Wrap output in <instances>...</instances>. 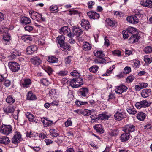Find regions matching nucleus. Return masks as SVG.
<instances>
[{
  "label": "nucleus",
  "mask_w": 152,
  "mask_h": 152,
  "mask_svg": "<svg viewBox=\"0 0 152 152\" xmlns=\"http://www.w3.org/2000/svg\"><path fill=\"white\" fill-rule=\"evenodd\" d=\"M142 104V102H141V101H140L136 102L135 104V106L137 109H140L141 108H143Z\"/></svg>",
  "instance_id": "e2e57ef3"
},
{
  "label": "nucleus",
  "mask_w": 152,
  "mask_h": 152,
  "mask_svg": "<svg viewBox=\"0 0 152 152\" xmlns=\"http://www.w3.org/2000/svg\"><path fill=\"white\" fill-rule=\"evenodd\" d=\"M37 98L36 96L31 91L29 92L27 95V99L30 100H36Z\"/></svg>",
  "instance_id": "5701e85b"
},
{
  "label": "nucleus",
  "mask_w": 152,
  "mask_h": 152,
  "mask_svg": "<svg viewBox=\"0 0 152 152\" xmlns=\"http://www.w3.org/2000/svg\"><path fill=\"white\" fill-rule=\"evenodd\" d=\"M75 78L72 79L70 82L69 85L73 88H77L79 87V85L77 83Z\"/></svg>",
  "instance_id": "c9c22d12"
},
{
  "label": "nucleus",
  "mask_w": 152,
  "mask_h": 152,
  "mask_svg": "<svg viewBox=\"0 0 152 152\" xmlns=\"http://www.w3.org/2000/svg\"><path fill=\"white\" fill-rule=\"evenodd\" d=\"M131 72V68L128 66H126L124 69L123 73L126 74L129 73Z\"/></svg>",
  "instance_id": "864d4df0"
},
{
  "label": "nucleus",
  "mask_w": 152,
  "mask_h": 152,
  "mask_svg": "<svg viewBox=\"0 0 152 152\" xmlns=\"http://www.w3.org/2000/svg\"><path fill=\"white\" fill-rule=\"evenodd\" d=\"M22 140L21 135L20 133L16 132L12 139V142L13 143L17 145Z\"/></svg>",
  "instance_id": "423d86ee"
},
{
  "label": "nucleus",
  "mask_w": 152,
  "mask_h": 152,
  "mask_svg": "<svg viewBox=\"0 0 152 152\" xmlns=\"http://www.w3.org/2000/svg\"><path fill=\"white\" fill-rule=\"evenodd\" d=\"M87 14L91 19H97L99 17V15L95 12L90 11L88 12Z\"/></svg>",
  "instance_id": "ddd939ff"
},
{
  "label": "nucleus",
  "mask_w": 152,
  "mask_h": 152,
  "mask_svg": "<svg viewBox=\"0 0 152 152\" xmlns=\"http://www.w3.org/2000/svg\"><path fill=\"white\" fill-rule=\"evenodd\" d=\"M21 39L24 40L25 42H27L28 40L29 41H31L32 38L29 35H24L21 37Z\"/></svg>",
  "instance_id": "f704fd0d"
},
{
  "label": "nucleus",
  "mask_w": 152,
  "mask_h": 152,
  "mask_svg": "<svg viewBox=\"0 0 152 152\" xmlns=\"http://www.w3.org/2000/svg\"><path fill=\"white\" fill-rule=\"evenodd\" d=\"M146 116V115L145 113H144L143 112H141L138 113L137 117L138 120L143 121L145 118Z\"/></svg>",
  "instance_id": "393cba45"
},
{
  "label": "nucleus",
  "mask_w": 152,
  "mask_h": 152,
  "mask_svg": "<svg viewBox=\"0 0 152 152\" xmlns=\"http://www.w3.org/2000/svg\"><path fill=\"white\" fill-rule=\"evenodd\" d=\"M68 73L67 71L64 70L60 71L58 73V75L59 76H63L66 75Z\"/></svg>",
  "instance_id": "3c124183"
},
{
  "label": "nucleus",
  "mask_w": 152,
  "mask_h": 152,
  "mask_svg": "<svg viewBox=\"0 0 152 152\" xmlns=\"http://www.w3.org/2000/svg\"><path fill=\"white\" fill-rule=\"evenodd\" d=\"M80 25L86 30H88L91 27L89 22L84 19L82 20Z\"/></svg>",
  "instance_id": "9b49d317"
},
{
  "label": "nucleus",
  "mask_w": 152,
  "mask_h": 152,
  "mask_svg": "<svg viewBox=\"0 0 152 152\" xmlns=\"http://www.w3.org/2000/svg\"><path fill=\"white\" fill-rule=\"evenodd\" d=\"M21 22L23 24L26 25L31 23V20L29 18L23 17L21 19Z\"/></svg>",
  "instance_id": "a878e982"
},
{
  "label": "nucleus",
  "mask_w": 152,
  "mask_h": 152,
  "mask_svg": "<svg viewBox=\"0 0 152 152\" xmlns=\"http://www.w3.org/2000/svg\"><path fill=\"white\" fill-rule=\"evenodd\" d=\"M136 30V28L133 27H129L127 30L130 34L129 39L133 43L138 42L139 39V36L138 35V32Z\"/></svg>",
  "instance_id": "f257e3e1"
},
{
  "label": "nucleus",
  "mask_w": 152,
  "mask_h": 152,
  "mask_svg": "<svg viewBox=\"0 0 152 152\" xmlns=\"http://www.w3.org/2000/svg\"><path fill=\"white\" fill-rule=\"evenodd\" d=\"M31 83V80L30 79H25L21 83L22 87L24 88L28 87Z\"/></svg>",
  "instance_id": "4be33fe9"
},
{
  "label": "nucleus",
  "mask_w": 152,
  "mask_h": 152,
  "mask_svg": "<svg viewBox=\"0 0 152 152\" xmlns=\"http://www.w3.org/2000/svg\"><path fill=\"white\" fill-rule=\"evenodd\" d=\"M72 30L73 33H72V34H73V37L74 35H76V37H79L83 34V31L79 27H78L74 26Z\"/></svg>",
  "instance_id": "9d476101"
},
{
  "label": "nucleus",
  "mask_w": 152,
  "mask_h": 152,
  "mask_svg": "<svg viewBox=\"0 0 152 152\" xmlns=\"http://www.w3.org/2000/svg\"><path fill=\"white\" fill-rule=\"evenodd\" d=\"M88 90L86 88H82L80 89L78 92L79 96L82 97L87 98V95L88 94Z\"/></svg>",
  "instance_id": "6e6552de"
},
{
  "label": "nucleus",
  "mask_w": 152,
  "mask_h": 152,
  "mask_svg": "<svg viewBox=\"0 0 152 152\" xmlns=\"http://www.w3.org/2000/svg\"><path fill=\"white\" fill-rule=\"evenodd\" d=\"M140 4L142 6L149 8L152 7V0H146L145 1H142Z\"/></svg>",
  "instance_id": "4468645a"
},
{
  "label": "nucleus",
  "mask_w": 152,
  "mask_h": 152,
  "mask_svg": "<svg viewBox=\"0 0 152 152\" xmlns=\"http://www.w3.org/2000/svg\"><path fill=\"white\" fill-rule=\"evenodd\" d=\"M6 101L9 104H12L15 102V99L12 96L9 95L7 97Z\"/></svg>",
  "instance_id": "2f4dec72"
},
{
  "label": "nucleus",
  "mask_w": 152,
  "mask_h": 152,
  "mask_svg": "<svg viewBox=\"0 0 152 152\" xmlns=\"http://www.w3.org/2000/svg\"><path fill=\"white\" fill-rule=\"evenodd\" d=\"M29 13L31 18L33 19L36 16V15H38V13L33 10H30L29 11Z\"/></svg>",
  "instance_id": "de8ad7c7"
},
{
  "label": "nucleus",
  "mask_w": 152,
  "mask_h": 152,
  "mask_svg": "<svg viewBox=\"0 0 152 152\" xmlns=\"http://www.w3.org/2000/svg\"><path fill=\"white\" fill-rule=\"evenodd\" d=\"M83 44V48L84 50L86 51L90 50L91 49V47L88 42H84Z\"/></svg>",
  "instance_id": "7c9ffc66"
},
{
  "label": "nucleus",
  "mask_w": 152,
  "mask_h": 152,
  "mask_svg": "<svg viewBox=\"0 0 152 152\" xmlns=\"http://www.w3.org/2000/svg\"><path fill=\"white\" fill-rule=\"evenodd\" d=\"M4 112L6 114L12 113L15 110V109L12 106H8L3 108Z\"/></svg>",
  "instance_id": "dca6fc26"
},
{
  "label": "nucleus",
  "mask_w": 152,
  "mask_h": 152,
  "mask_svg": "<svg viewBox=\"0 0 152 152\" xmlns=\"http://www.w3.org/2000/svg\"><path fill=\"white\" fill-rule=\"evenodd\" d=\"M70 74L72 76L76 77H79L80 75L79 73L77 72V70H73L72 72H71Z\"/></svg>",
  "instance_id": "09e8293b"
},
{
  "label": "nucleus",
  "mask_w": 152,
  "mask_h": 152,
  "mask_svg": "<svg viewBox=\"0 0 152 152\" xmlns=\"http://www.w3.org/2000/svg\"><path fill=\"white\" fill-rule=\"evenodd\" d=\"M26 116L30 121H33L34 118V116L31 113L27 112L26 113Z\"/></svg>",
  "instance_id": "e433bc0d"
},
{
  "label": "nucleus",
  "mask_w": 152,
  "mask_h": 152,
  "mask_svg": "<svg viewBox=\"0 0 152 152\" xmlns=\"http://www.w3.org/2000/svg\"><path fill=\"white\" fill-rule=\"evenodd\" d=\"M115 87L116 89L115 90V92L119 94H121L123 92L126 91L128 89L126 86L124 85L117 86Z\"/></svg>",
  "instance_id": "1a4fd4ad"
},
{
  "label": "nucleus",
  "mask_w": 152,
  "mask_h": 152,
  "mask_svg": "<svg viewBox=\"0 0 152 152\" xmlns=\"http://www.w3.org/2000/svg\"><path fill=\"white\" fill-rule=\"evenodd\" d=\"M143 51L146 54L151 53L152 52V47L147 46L144 49Z\"/></svg>",
  "instance_id": "79ce46f5"
},
{
  "label": "nucleus",
  "mask_w": 152,
  "mask_h": 152,
  "mask_svg": "<svg viewBox=\"0 0 152 152\" xmlns=\"http://www.w3.org/2000/svg\"><path fill=\"white\" fill-rule=\"evenodd\" d=\"M31 61L34 65L37 66L39 65L42 61L40 59L37 57L32 58L31 59Z\"/></svg>",
  "instance_id": "f3484780"
},
{
  "label": "nucleus",
  "mask_w": 152,
  "mask_h": 152,
  "mask_svg": "<svg viewBox=\"0 0 152 152\" xmlns=\"http://www.w3.org/2000/svg\"><path fill=\"white\" fill-rule=\"evenodd\" d=\"M98 66L97 65H94L90 67L89 69V70L91 72L95 73L98 70Z\"/></svg>",
  "instance_id": "58836bf2"
},
{
  "label": "nucleus",
  "mask_w": 152,
  "mask_h": 152,
  "mask_svg": "<svg viewBox=\"0 0 152 152\" xmlns=\"http://www.w3.org/2000/svg\"><path fill=\"white\" fill-rule=\"evenodd\" d=\"M79 11L73 9L70 10L69 11V14L70 15L78 14Z\"/></svg>",
  "instance_id": "13d9d810"
},
{
  "label": "nucleus",
  "mask_w": 152,
  "mask_h": 152,
  "mask_svg": "<svg viewBox=\"0 0 152 152\" xmlns=\"http://www.w3.org/2000/svg\"><path fill=\"white\" fill-rule=\"evenodd\" d=\"M127 20L132 23H137L139 22V20L136 16H132L127 17Z\"/></svg>",
  "instance_id": "f8f14e48"
},
{
  "label": "nucleus",
  "mask_w": 152,
  "mask_h": 152,
  "mask_svg": "<svg viewBox=\"0 0 152 152\" xmlns=\"http://www.w3.org/2000/svg\"><path fill=\"white\" fill-rule=\"evenodd\" d=\"M134 77L132 75H130L128 76L126 79V81L127 82H132L134 79Z\"/></svg>",
  "instance_id": "bf43d9fd"
},
{
  "label": "nucleus",
  "mask_w": 152,
  "mask_h": 152,
  "mask_svg": "<svg viewBox=\"0 0 152 152\" xmlns=\"http://www.w3.org/2000/svg\"><path fill=\"white\" fill-rule=\"evenodd\" d=\"M4 85L6 87H9L11 84V81L8 80L6 79V78L4 80Z\"/></svg>",
  "instance_id": "680f3d73"
},
{
  "label": "nucleus",
  "mask_w": 152,
  "mask_h": 152,
  "mask_svg": "<svg viewBox=\"0 0 152 152\" xmlns=\"http://www.w3.org/2000/svg\"><path fill=\"white\" fill-rule=\"evenodd\" d=\"M10 140L9 138L6 136L0 137V143L4 145H7L9 144Z\"/></svg>",
  "instance_id": "412c9836"
},
{
  "label": "nucleus",
  "mask_w": 152,
  "mask_h": 152,
  "mask_svg": "<svg viewBox=\"0 0 152 152\" xmlns=\"http://www.w3.org/2000/svg\"><path fill=\"white\" fill-rule=\"evenodd\" d=\"M99 119L103 120L106 119H108V116L105 113H102V114L98 115V117Z\"/></svg>",
  "instance_id": "a19ab883"
},
{
  "label": "nucleus",
  "mask_w": 152,
  "mask_h": 152,
  "mask_svg": "<svg viewBox=\"0 0 152 152\" xmlns=\"http://www.w3.org/2000/svg\"><path fill=\"white\" fill-rule=\"evenodd\" d=\"M106 21L107 23V25L111 27H114L117 23L115 21L113 20L110 18L106 19Z\"/></svg>",
  "instance_id": "b1692460"
},
{
  "label": "nucleus",
  "mask_w": 152,
  "mask_h": 152,
  "mask_svg": "<svg viewBox=\"0 0 152 152\" xmlns=\"http://www.w3.org/2000/svg\"><path fill=\"white\" fill-rule=\"evenodd\" d=\"M151 90L150 89H143L141 92V95L143 98H146L151 94Z\"/></svg>",
  "instance_id": "6ab92c4d"
},
{
  "label": "nucleus",
  "mask_w": 152,
  "mask_h": 152,
  "mask_svg": "<svg viewBox=\"0 0 152 152\" xmlns=\"http://www.w3.org/2000/svg\"><path fill=\"white\" fill-rule=\"evenodd\" d=\"M10 37L9 34L7 33L4 34L3 36V39L4 41L9 42L10 39Z\"/></svg>",
  "instance_id": "c03bdc74"
},
{
  "label": "nucleus",
  "mask_w": 152,
  "mask_h": 152,
  "mask_svg": "<svg viewBox=\"0 0 152 152\" xmlns=\"http://www.w3.org/2000/svg\"><path fill=\"white\" fill-rule=\"evenodd\" d=\"M95 62L96 63H100L104 64H105L106 63V60L105 59L102 58L101 59H99L96 60Z\"/></svg>",
  "instance_id": "5fc2aeb1"
},
{
  "label": "nucleus",
  "mask_w": 152,
  "mask_h": 152,
  "mask_svg": "<svg viewBox=\"0 0 152 152\" xmlns=\"http://www.w3.org/2000/svg\"><path fill=\"white\" fill-rule=\"evenodd\" d=\"M141 102H142L143 108L147 107L149 106L151 104L150 102L149 101L143 100L141 101Z\"/></svg>",
  "instance_id": "4c0bfd02"
},
{
  "label": "nucleus",
  "mask_w": 152,
  "mask_h": 152,
  "mask_svg": "<svg viewBox=\"0 0 152 152\" xmlns=\"http://www.w3.org/2000/svg\"><path fill=\"white\" fill-rule=\"evenodd\" d=\"M114 116L116 120L120 121L124 118L126 116V115L124 110L120 108L117 110Z\"/></svg>",
  "instance_id": "7ed1b4c3"
},
{
  "label": "nucleus",
  "mask_w": 152,
  "mask_h": 152,
  "mask_svg": "<svg viewBox=\"0 0 152 152\" xmlns=\"http://www.w3.org/2000/svg\"><path fill=\"white\" fill-rule=\"evenodd\" d=\"M50 134L52 137H55L59 135V134L58 133L57 130L54 129H50Z\"/></svg>",
  "instance_id": "ea45409f"
},
{
  "label": "nucleus",
  "mask_w": 152,
  "mask_h": 152,
  "mask_svg": "<svg viewBox=\"0 0 152 152\" xmlns=\"http://www.w3.org/2000/svg\"><path fill=\"white\" fill-rule=\"evenodd\" d=\"M135 126L132 124H128L125 125L124 127L123 130L125 133L129 134L130 132H134L135 129Z\"/></svg>",
  "instance_id": "0eeeda50"
},
{
  "label": "nucleus",
  "mask_w": 152,
  "mask_h": 152,
  "mask_svg": "<svg viewBox=\"0 0 152 152\" xmlns=\"http://www.w3.org/2000/svg\"><path fill=\"white\" fill-rule=\"evenodd\" d=\"M37 47L34 45L30 46L28 47L26 49V53L28 54H31L37 50Z\"/></svg>",
  "instance_id": "2eb2a0df"
},
{
  "label": "nucleus",
  "mask_w": 152,
  "mask_h": 152,
  "mask_svg": "<svg viewBox=\"0 0 152 152\" xmlns=\"http://www.w3.org/2000/svg\"><path fill=\"white\" fill-rule=\"evenodd\" d=\"M47 60L48 62L52 63H57L58 61V58L54 56H48Z\"/></svg>",
  "instance_id": "bb28decb"
},
{
  "label": "nucleus",
  "mask_w": 152,
  "mask_h": 152,
  "mask_svg": "<svg viewBox=\"0 0 152 152\" xmlns=\"http://www.w3.org/2000/svg\"><path fill=\"white\" fill-rule=\"evenodd\" d=\"M88 104L87 102L80 101L78 100L75 102V104L77 106H80L82 105L86 104Z\"/></svg>",
  "instance_id": "6e6d98bb"
},
{
  "label": "nucleus",
  "mask_w": 152,
  "mask_h": 152,
  "mask_svg": "<svg viewBox=\"0 0 152 152\" xmlns=\"http://www.w3.org/2000/svg\"><path fill=\"white\" fill-rule=\"evenodd\" d=\"M134 142L136 143L135 145L137 146V145H139L141 142L140 138L138 137L135 138L134 140Z\"/></svg>",
  "instance_id": "338daca9"
},
{
  "label": "nucleus",
  "mask_w": 152,
  "mask_h": 152,
  "mask_svg": "<svg viewBox=\"0 0 152 152\" xmlns=\"http://www.w3.org/2000/svg\"><path fill=\"white\" fill-rule=\"evenodd\" d=\"M75 80L77 85H79V87L82 85L83 83V80L80 77L75 78Z\"/></svg>",
  "instance_id": "49530a36"
},
{
  "label": "nucleus",
  "mask_w": 152,
  "mask_h": 152,
  "mask_svg": "<svg viewBox=\"0 0 152 152\" xmlns=\"http://www.w3.org/2000/svg\"><path fill=\"white\" fill-rule=\"evenodd\" d=\"M20 53L17 50H15L13 51L12 53L10 56L12 58H15V56H19L20 55Z\"/></svg>",
  "instance_id": "8fccbe9b"
},
{
  "label": "nucleus",
  "mask_w": 152,
  "mask_h": 152,
  "mask_svg": "<svg viewBox=\"0 0 152 152\" xmlns=\"http://www.w3.org/2000/svg\"><path fill=\"white\" fill-rule=\"evenodd\" d=\"M61 48L64 50H69L70 46L68 44L65 43L64 42L63 44L61 45Z\"/></svg>",
  "instance_id": "4d7b16f0"
},
{
  "label": "nucleus",
  "mask_w": 152,
  "mask_h": 152,
  "mask_svg": "<svg viewBox=\"0 0 152 152\" xmlns=\"http://www.w3.org/2000/svg\"><path fill=\"white\" fill-rule=\"evenodd\" d=\"M8 66L10 69L13 72H18L20 69V65L17 63L11 62H9Z\"/></svg>",
  "instance_id": "39448f33"
},
{
  "label": "nucleus",
  "mask_w": 152,
  "mask_h": 152,
  "mask_svg": "<svg viewBox=\"0 0 152 152\" xmlns=\"http://www.w3.org/2000/svg\"><path fill=\"white\" fill-rule=\"evenodd\" d=\"M91 119L94 120V121H96L99 120L98 115H92L90 116Z\"/></svg>",
  "instance_id": "69168bd1"
},
{
  "label": "nucleus",
  "mask_w": 152,
  "mask_h": 152,
  "mask_svg": "<svg viewBox=\"0 0 152 152\" xmlns=\"http://www.w3.org/2000/svg\"><path fill=\"white\" fill-rule=\"evenodd\" d=\"M56 39L58 41V43L61 45L64 44V41L65 39V37L63 35H60L57 37Z\"/></svg>",
  "instance_id": "c756f323"
},
{
  "label": "nucleus",
  "mask_w": 152,
  "mask_h": 152,
  "mask_svg": "<svg viewBox=\"0 0 152 152\" xmlns=\"http://www.w3.org/2000/svg\"><path fill=\"white\" fill-rule=\"evenodd\" d=\"M126 110L127 112L130 114L134 115L137 113V111L135 110V109L132 107L128 106Z\"/></svg>",
  "instance_id": "473e14b6"
},
{
  "label": "nucleus",
  "mask_w": 152,
  "mask_h": 152,
  "mask_svg": "<svg viewBox=\"0 0 152 152\" xmlns=\"http://www.w3.org/2000/svg\"><path fill=\"white\" fill-rule=\"evenodd\" d=\"M41 121L45 125V126H50L52 124H53V122L52 121L49 120L46 118L43 117L41 118Z\"/></svg>",
  "instance_id": "a211bd4d"
},
{
  "label": "nucleus",
  "mask_w": 152,
  "mask_h": 152,
  "mask_svg": "<svg viewBox=\"0 0 152 152\" xmlns=\"http://www.w3.org/2000/svg\"><path fill=\"white\" fill-rule=\"evenodd\" d=\"M94 128L97 132L102 134L104 132L102 126L100 124H96L93 126Z\"/></svg>",
  "instance_id": "aec40b11"
},
{
  "label": "nucleus",
  "mask_w": 152,
  "mask_h": 152,
  "mask_svg": "<svg viewBox=\"0 0 152 152\" xmlns=\"http://www.w3.org/2000/svg\"><path fill=\"white\" fill-rule=\"evenodd\" d=\"M60 33L62 34L67 35V36L72 38L73 37V34H72L70 28L67 26L61 27L59 30Z\"/></svg>",
  "instance_id": "20e7f679"
},
{
  "label": "nucleus",
  "mask_w": 152,
  "mask_h": 152,
  "mask_svg": "<svg viewBox=\"0 0 152 152\" xmlns=\"http://www.w3.org/2000/svg\"><path fill=\"white\" fill-rule=\"evenodd\" d=\"M119 131L117 129H111L109 132V134L111 136H115L118 134Z\"/></svg>",
  "instance_id": "72a5a7b5"
},
{
  "label": "nucleus",
  "mask_w": 152,
  "mask_h": 152,
  "mask_svg": "<svg viewBox=\"0 0 152 152\" xmlns=\"http://www.w3.org/2000/svg\"><path fill=\"white\" fill-rule=\"evenodd\" d=\"M12 127L10 125L2 124L0 127V132L2 134L8 135L12 131Z\"/></svg>",
  "instance_id": "f03ea898"
},
{
  "label": "nucleus",
  "mask_w": 152,
  "mask_h": 152,
  "mask_svg": "<svg viewBox=\"0 0 152 152\" xmlns=\"http://www.w3.org/2000/svg\"><path fill=\"white\" fill-rule=\"evenodd\" d=\"M41 82L44 85L47 86L49 85L50 83L48 80L46 78H43L40 80Z\"/></svg>",
  "instance_id": "a18cd8bd"
},
{
  "label": "nucleus",
  "mask_w": 152,
  "mask_h": 152,
  "mask_svg": "<svg viewBox=\"0 0 152 152\" xmlns=\"http://www.w3.org/2000/svg\"><path fill=\"white\" fill-rule=\"evenodd\" d=\"M58 7L56 5H52L50 7V11H53L57 10Z\"/></svg>",
  "instance_id": "774afa93"
},
{
  "label": "nucleus",
  "mask_w": 152,
  "mask_h": 152,
  "mask_svg": "<svg viewBox=\"0 0 152 152\" xmlns=\"http://www.w3.org/2000/svg\"><path fill=\"white\" fill-rule=\"evenodd\" d=\"M129 138V134L128 133L123 134L121 136V140L122 142H125Z\"/></svg>",
  "instance_id": "c85d7f7f"
},
{
  "label": "nucleus",
  "mask_w": 152,
  "mask_h": 152,
  "mask_svg": "<svg viewBox=\"0 0 152 152\" xmlns=\"http://www.w3.org/2000/svg\"><path fill=\"white\" fill-rule=\"evenodd\" d=\"M122 34L123 36V38L124 39L127 38L129 37L128 32L127 30L126 31L124 30L122 31Z\"/></svg>",
  "instance_id": "052dcab7"
},
{
  "label": "nucleus",
  "mask_w": 152,
  "mask_h": 152,
  "mask_svg": "<svg viewBox=\"0 0 152 152\" xmlns=\"http://www.w3.org/2000/svg\"><path fill=\"white\" fill-rule=\"evenodd\" d=\"M72 124V122L71 121V119L70 118H68L64 123L65 126L66 127H68L69 126H71Z\"/></svg>",
  "instance_id": "603ef678"
},
{
  "label": "nucleus",
  "mask_w": 152,
  "mask_h": 152,
  "mask_svg": "<svg viewBox=\"0 0 152 152\" xmlns=\"http://www.w3.org/2000/svg\"><path fill=\"white\" fill-rule=\"evenodd\" d=\"M72 58L71 56H69L66 57L65 59V62L66 64H70L71 62V58Z\"/></svg>",
  "instance_id": "0e129e2a"
},
{
  "label": "nucleus",
  "mask_w": 152,
  "mask_h": 152,
  "mask_svg": "<svg viewBox=\"0 0 152 152\" xmlns=\"http://www.w3.org/2000/svg\"><path fill=\"white\" fill-rule=\"evenodd\" d=\"M94 55L95 56L102 58L104 56L103 52L102 51L95 50L94 52Z\"/></svg>",
  "instance_id": "cd10ccee"
},
{
  "label": "nucleus",
  "mask_w": 152,
  "mask_h": 152,
  "mask_svg": "<svg viewBox=\"0 0 152 152\" xmlns=\"http://www.w3.org/2000/svg\"><path fill=\"white\" fill-rule=\"evenodd\" d=\"M81 113L84 116H88L91 115L90 110L88 109H85L81 111Z\"/></svg>",
  "instance_id": "37998d69"
}]
</instances>
